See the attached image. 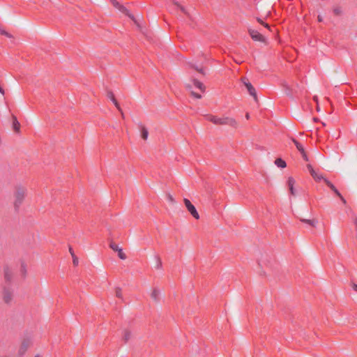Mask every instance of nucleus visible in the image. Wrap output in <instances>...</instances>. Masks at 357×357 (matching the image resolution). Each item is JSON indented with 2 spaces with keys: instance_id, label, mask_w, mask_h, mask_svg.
Masks as SVG:
<instances>
[{
  "instance_id": "nucleus-6",
  "label": "nucleus",
  "mask_w": 357,
  "mask_h": 357,
  "mask_svg": "<svg viewBox=\"0 0 357 357\" xmlns=\"http://www.w3.org/2000/svg\"><path fill=\"white\" fill-rule=\"evenodd\" d=\"M242 82L246 87L250 95L252 96L255 100H257L256 91H255V88L253 87V86L251 84V83L248 81V79L245 77H243V78H242Z\"/></svg>"
},
{
  "instance_id": "nucleus-46",
  "label": "nucleus",
  "mask_w": 357,
  "mask_h": 357,
  "mask_svg": "<svg viewBox=\"0 0 357 357\" xmlns=\"http://www.w3.org/2000/svg\"><path fill=\"white\" fill-rule=\"evenodd\" d=\"M35 357H40V356H38V355H36V356Z\"/></svg>"
},
{
  "instance_id": "nucleus-17",
  "label": "nucleus",
  "mask_w": 357,
  "mask_h": 357,
  "mask_svg": "<svg viewBox=\"0 0 357 357\" xmlns=\"http://www.w3.org/2000/svg\"><path fill=\"white\" fill-rule=\"evenodd\" d=\"M275 164L278 167H281V168H284L286 167V165H287L285 161H284L281 158L276 159L275 161Z\"/></svg>"
},
{
  "instance_id": "nucleus-40",
  "label": "nucleus",
  "mask_w": 357,
  "mask_h": 357,
  "mask_svg": "<svg viewBox=\"0 0 357 357\" xmlns=\"http://www.w3.org/2000/svg\"><path fill=\"white\" fill-rule=\"evenodd\" d=\"M302 157L303 158V159H304L305 160H306V161H307V160H308V158H307V155H306V154H304V155H302Z\"/></svg>"
},
{
  "instance_id": "nucleus-27",
  "label": "nucleus",
  "mask_w": 357,
  "mask_h": 357,
  "mask_svg": "<svg viewBox=\"0 0 357 357\" xmlns=\"http://www.w3.org/2000/svg\"><path fill=\"white\" fill-rule=\"evenodd\" d=\"M111 249H112L115 252H118L121 248L114 243H111L109 245Z\"/></svg>"
},
{
  "instance_id": "nucleus-24",
  "label": "nucleus",
  "mask_w": 357,
  "mask_h": 357,
  "mask_svg": "<svg viewBox=\"0 0 357 357\" xmlns=\"http://www.w3.org/2000/svg\"><path fill=\"white\" fill-rule=\"evenodd\" d=\"M256 20L259 24H261L268 29L271 30L269 25L267 23L264 22L260 17H257Z\"/></svg>"
},
{
  "instance_id": "nucleus-5",
  "label": "nucleus",
  "mask_w": 357,
  "mask_h": 357,
  "mask_svg": "<svg viewBox=\"0 0 357 357\" xmlns=\"http://www.w3.org/2000/svg\"><path fill=\"white\" fill-rule=\"evenodd\" d=\"M184 204L188 209V211L190 212V213L197 220L199 218V215L198 212L197 211L195 206L190 202V200L188 199H183Z\"/></svg>"
},
{
  "instance_id": "nucleus-10",
  "label": "nucleus",
  "mask_w": 357,
  "mask_h": 357,
  "mask_svg": "<svg viewBox=\"0 0 357 357\" xmlns=\"http://www.w3.org/2000/svg\"><path fill=\"white\" fill-rule=\"evenodd\" d=\"M29 340H24L19 349V355L20 356H22L25 354V352L26 351L27 349L29 348Z\"/></svg>"
},
{
  "instance_id": "nucleus-20",
  "label": "nucleus",
  "mask_w": 357,
  "mask_h": 357,
  "mask_svg": "<svg viewBox=\"0 0 357 357\" xmlns=\"http://www.w3.org/2000/svg\"><path fill=\"white\" fill-rule=\"evenodd\" d=\"M166 197H167V199L169 202L170 204L174 205L176 204V201H175L174 198L173 197V196L170 193H167L166 195Z\"/></svg>"
},
{
  "instance_id": "nucleus-22",
  "label": "nucleus",
  "mask_w": 357,
  "mask_h": 357,
  "mask_svg": "<svg viewBox=\"0 0 357 357\" xmlns=\"http://www.w3.org/2000/svg\"><path fill=\"white\" fill-rule=\"evenodd\" d=\"M155 269H160L162 268V261L159 257H155Z\"/></svg>"
},
{
  "instance_id": "nucleus-14",
  "label": "nucleus",
  "mask_w": 357,
  "mask_h": 357,
  "mask_svg": "<svg viewBox=\"0 0 357 357\" xmlns=\"http://www.w3.org/2000/svg\"><path fill=\"white\" fill-rule=\"evenodd\" d=\"M312 176L314 178V180L319 181L321 180H323L324 181V177L321 174H319L316 171L314 172V174H311Z\"/></svg>"
},
{
  "instance_id": "nucleus-9",
  "label": "nucleus",
  "mask_w": 357,
  "mask_h": 357,
  "mask_svg": "<svg viewBox=\"0 0 357 357\" xmlns=\"http://www.w3.org/2000/svg\"><path fill=\"white\" fill-rule=\"evenodd\" d=\"M138 128L141 132V137L143 139L146 140L149 136L147 128L141 123L138 124Z\"/></svg>"
},
{
  "instance_id": "nucleus-44",
  "label": "nucleus",
  "mask_w": 357,
  "mask_h": 357,
  "mask_svg": "<svg viewBox=\"0 0 357 357\" xmlns=\"http://www.w3.org/2000/svg\"><path fill=\"white\" fill-rule=\"evenodd\" d=\"M301 153L302 155H304V154H306L305 151L304 149H303V151H301Z\"/></svg>"
},
{
  "instance_id": "nucleus-13",
  "label": "nucleus",
  "mask_w": 357,
  "mask_h": 357,
  "mask_svg": "<svg viewBox=\"0 0 357 357\" xmlns=\"http://www.w3.org/2000/svg\"><path fill=\"white\" fill-rule=\"evenodd\" d=\"M160 291L158 289H156V288L153 289L152 292H151V298L154 301L158 302L160 300Z\"/></svg>"
},
{
  "instance_id": "nucleus-42",
  "label": "nucleus",
  "mask_w": 357,
  "mask_h": 357,
  "mask_svg": "<svg viewBox=\"0 0 357 357\" xmlns=\"http://www.w3.org/2000/svg\"><path fill=\"white\" fill-rule=\"evenodd\" d=\"M197 71H199L201 73H204L202 68H197Z\"/></svg>"
},
{
  "instance_id": "nucleus-4",
  "label": "nucleus",
  "mask_w": 357,
  "mask_h": 357,
  "mask_svg": "<svg viewBox=\"0 0 357 357\" xmlns=\"http://www.w3.org/2000/svg\"><path fill=\"white\" fill-rule=\"evenodd\" d=\"M248 33H249L250 37L252 38V39L254 40L255 41L261 42L264 43H266V38L261 33H260L259 31H257L253 29L249 28Z\"/></svg>"
},
{
  "instance_id": "nucleus-29",
  "label": "nucleus",
  "mask_w": 357,
  "mask_h": 357,
  "mask_svg": "<svg viewBox=\"0 0 357 357\" xmlns=\"http://www.w3.org/2000/svg\"><path fill=\"white\" fill-rule=\"evenodd\" d=\"M324 183L333 190L335 188V185L328 179L324 178Z\"/></svg>"
},
{
  "instance_id": "nucleus-3",
  "label": "nucleus",
  "mask_w": 357,
  "mask_h": 357,
  "mask_svg": "<svg viewBox=\"0 0 357 357\" xmlns=\"http://www.w3.org/2000/svg\"><path fill=\"white\" fill-rule=\"evenodd\" d=\"M26 194V189L23 187H17L15 193V208L17 209L22 203Z\"/></svg>"
},
{
  "instance_id": "nucleus-12",
  "label": "nucleus",
  "mask_w": 357,
  "mask_h": 357,
  "mask_svg": "<svg viewBox=\"0 0 357 357\" xmlns=\"http://www.w3.org/2000/svg\"><path fill=\"white\" fill-rule=\"evenodd\" d=\"M294 185H295V180L293 178L289 177L288 178V186H289L290 193L293 196L296 195V190L294 189Z\"/></svg>"
},
{
  "instance_id": "nucleus-30",
  "label": "nucleus",
  "mask_w": 357,
  "mask_h": 357,
  "mask_svg": "<svg viewBox=\"0 0 357 357\" xmlns=\"http://www.w3.org/2000/svg\"><path fill=\"white\" fill-rule=\"evenodd\" d=\"M333 13L336 15H340L342 13V10L340 8H337L333 10Z\"/></svg>"
},
{
  "instance_id": "nucleus-36",
  "label": "nucleus",
  "mask_w": 357,
  "mask_h": 357,
  "mask_svg": "<svg viewBox=\"0 0 357 357\" xmlns=\"http://www.w3.org/2000/svg\"><path fill=\"white\" fill-rule=\"evenodd\" d=\"M352 288L354 291H357V284H353Z\"/></svg>"
},
{
  "instance_id": "nucleus-23",
  "label": "nucleus",
  "mask_w": 357,
  "mask_h": 357,
  "mask_svg": "<svg viewBox=\"0 0 357 357\" xmlns=\"http://www.w3.org/2000/svg\"><path fill=\"white\" fill-rule=\"evenodd\" d=\"M116 296L120 299H123L122 290L120 287H116L115 289Z\"/></svg>"
},
{
  "instance_id": "nucleus-43",
  "label": "nucleus",
  "mask_w": 357,
  "mask_h": 357,
  "mask_svg": "<svg viewBox=\"0 0 357 357\" xmlns=\"http://www.w3.org/2000/svg\"><path fill=\"white\" fill-rule=\"evenodd\" d=\"M301 153L302 155H304V154H306L305 151L304 149H303V151H301Z\"/></svg>"
},
{
  "instance_id": "nucleus-28",
  "label": "nucleus",
  "mask_w": 357,
  "mask_h": 357,
  "mask_svg": "<svg viewBox=\"0 0 357 357\" xmlns=\"http://www.w3.org/2000/svg\"><path fill=\"white\" fill-rule=\"evenodd\" d=\"M0 34L1 35H3L8 38H13L12 35L10 33H9L8 32H7L6 31L3 30V29H0Z\"/></svg>"
},
{
  "instance_id": "nucleus-11",
  "label": "nucleus",
  "mask_w": 357,
  "mask_h": 357,
  "mask_svg": "<svg viewBox=\"0 0 357 357\" xmlns=\"http://www.w3.org/2000/svg\"><path fill=\"white\" fill-rule=\"evenodd\" d=\"M13 299V293L7 289L3 291V301L6 303H10Z\"/></svg>"
},
{
  "instance_id": "nucleus-1",
  "label": "nucleus",
  "mask_w": 357,
  "mask_h": 357,
  "mask_svg": "<svg viewBox=\"0 0 357 357\" xmlns=\"http://www.w3.org/2000/svg\"><path fill=\"white\" fill-rule=\"evenodd\" d=\"M206 119L215 125H227L234 128H237L238 127V123L234 118L229 116L219 117L213 115H206Z\"/></svg>"
},
{
  "instance_id": "nucleus-21",
  "label": "nucleus",
  "mask_w": 357,
  "mask_h": 357,
  "mask_svg": "<svg viewBox=\"0 0 357 357\" xmlns=\"http://www.w3.org/2000/svg\"><path fill=\"white\" fill-rule=\"evenodd\" d=\"M301 221L303 222H305L307 224H309L312 227H316L317 221L314 220H307V219H301Z\"/></svg>"
},
{
  "instance_id": "nucleus-41",
  "label": "nucleus",
  "mask_w": 357,
  "mask_h": 357,
  "mask_svg": "<svg viewBox=\"0 0 357 357\" xmlns=\"http://www.w3.org/2000/svg\"><path fill=\"white\" fill-rule=\"evenodd\" d=\"M318 21L319 22H321L322 21V17L321 16H320V15L318 16Z\"/></svg>"
},
{
  "instance_id": "nucleus-19",
  "label": "nucleus",
  "mask_w": 357,
  "mask_h": 357,
  "mask_svg": "<svg viewBox=\"0 0 357 357\" xmlns=\"http://www.w3.org/2000/svg\"><path fill=\"white\" fill-rule=\"evenodd\" d=\"M130 337H131L130 332L128 330H125L123 331V339L124 340V341L126 342H128L130 340Z\"/></svg>"
},
{
  "instance_id": "nucleus-45",
  "label": "nucleus",
  "mask_w": 357,
  "mask_h": 357,
  "mask_svg": "<svg viewBox=\"0 0 357 357\" xmlns=\"http://www.w3.org/2000/svg\"><path fill=\"white\" fill-rule=\"evenodd\" d=\"M245 118H246L247 119H249V118H250V115H249V114H248V113L245 114Z\"/></svg>"
},
{
  "instance_id": "nucleus-38",
  "label": "nucleus",
  "mask_w": 357,
  "mask_h": 357,
  "mask_svg": "<svg viewBox=\"0 0 357 357\" xmlns=\"http://www.w3.org/2000/svg\"><path fill=\"white\" fill-rule=\"evenodd\" d=\"M69 251H70V254H71L72 257H74V256H75V255H74V252H73V250H72V248H69Z\"/></svg>"
},
{
  "instance_id": "nucleus-2",
  "label": "nucleus",
  "mask_w": 357,
  "mask_h": 357,
  "mask_svg": "<svg viewBox=\"0 0 357 357\" xmlns=\"http://www.w3.org/2000/svg\"><path fill=\"white\" fill-rule=\"evenodd\" d=\"M191 82H192V84L191 83H188L186 84V87L190 91V93H191V95L193 97H195V98H196L197 99H200L202 98V96L192 90V85L195 88L198 89L201 92H204L205 91V86H204V84L202 82H199L197 79H193Z\"/></svg>"
},
{
  "instance_id": "nucleus-7",
  "label": "nucleus",
  "mask_w": 357,
  "mask_h": 357,
  "mask_svg": "<svg viewBox=\"0 0 357 357\" xmlns=\"http://www.w3.org/2000/svg\"><path fill=\"white\" fill-rule=\"evenodd\" d=\"M4 272V279L6 282H10L13 278V272L10 268L8 266H6L3 268Z\"/></svg>"
},
{
  "instance_id": "nucleus-39",
  "label": "nucleus",
  "mask_w": 357,
  "mask_h": 357,
  "mask_svg": "<svg viewBox=\"0 0 357 357\" xmlns=\"http://www.w3.org/2000/svg\"><path fill=\"white\" fill-rule=\"evenodd\" d=\"M0 93L2 94V95H4V90L3 89V88L0 86Z\"/></svg>"
},
{
  "instance_id": "nucleus-25",
  "label": "nucleus",
  "mask_w": 357,
  "mask_h": 357,
  "mask_svg": "<svg viewBox=\"0 0 357 357\" xmlns=\"http://www.w3.org/2000/svg\"><path fill=\"white\" fill-rule=\"evenodd\" d=\"M293 142L294 143V144L296 145L297 149L301 152V151H303V149H304V148L303 147V146L298 142H297L296 140L295 139H293Z\"/></svg>"
},
{
  "instance_id": "nucleus-15",
  "label": "nucleus",
  "mask_w": 357,
  "mask_h": 357,
  "mask_svg": "<svg viewBox=\"0 0 357 357\" xmlns=\"http://www.w3.org/2000/svg\"><path fill=\"white\" fill-rule=\"evenodd\" d=\"M13 126L15 132H19L20 124L15 116H13Z\"/></svg>"
},
{
  "instance_id": "nucleus-8",
  "label": "nucleus",
  "mask_w": 357,
  "mask_h": 357,
  "mask_svg": "<svg viewBox=\"0 0 357 357\" xmlns=\"http://www.w3.org/2000/svg\"><path fill=\"white\" fill-rule=\"evenodd\" d=\"M112 3L113 6L117 9H119L121 13L130 17L128 9L125 6L121 5L119 2L116 1V0H112Z\"/></svg>"
},
{
  "instance_id": "nucleus-34",
  "label": "nucleus",
  "mask_w": 357,
  "mask_h": 357,
  "mask_svg": "<svg viewBox=\"0 0 357 357\" xmlns=\"http://www.w3.org/2000/svg\"><path fill=\"white\" fill-rule=\"evenodd\" d=\"M338 197H340V200L344 204H347L346 199L342 196V195H340V196Z\"/></svg>"
},
{
  "instance_id": "nucleus-16",
  "label": "nucleus",
  "mask_w": 357,
  "mask_h": 357,
  "mask_svg": "<svg viewBox=\"0 0 357 357\" xmlns=\"http://www.w3.org/2000/svg\"><path fill=\"white\" fill-rule=\"evenodd\" d=\"M26 266L24 262L21 263V267H20V273L22 278H25L26 275Z\"/></svg>"
},
{
  "instance_id": "nucleus-35",
  "label": "nucleus",
  "mask_w": 357,
  "mask_h": 357,
  "mask_svg": "<svg viewBox=\"0 0 357 357\" xmlns=\"http://www.w3.org/2000/svg\"><path fill=\"white\" fill-rule=\"evenodd\" d=\"M333 191L335 192V194L338 197L340 196V192L338 191V190L335 188Z\"/></svg>"
},
{
  "instance_id": "nucleus-32",
  "label": "nucleus",
  "mask_w": 357,
  "mask_h": 357,
  "mask_svg": "<svg viewBox=\"0 0 357 357\" xmlns=\"http://www.w3.org/2000/svg\"><path fill=\"white\" fill-rule=\"evenodd\" d=\"M73 264L75 266H77L78 264V258L75 255L74 257H73Z\"/></svg>"
},
{
  "instance_id": "nucleus-26",
  "label": "nucleus",
  "mask_w": 357,
  "mask_h": 357,
  "mask_svg": "<svg viewBox=\"0 0 357 357\" xmlns=\"http://www.w3.org/2000/svg\"><path fill=\"white\" fill-rule=\"evenodd\" d=\"M118 256L120 259H126V255L125 253H123V250L122 248H121L119 251H118Z\"/></svg>"
},
{
  "instance_id": "nucleus-31",
  "label": "nucleus",
  "mask_w": 357,
  "mask_h": 357,
  "mask_svg": "<svg viewBox=\"0 0 357 357\" xmlns=\"http://www.w3.org/2000/svg\"><path fill=\"white\" fill-rule=\"evenodd\" d=\"M307 168L308 169V170H309V172H310V174H314V172L315 170L312 168V165H307Z\"/></svg>"
},
{
  "instance_id": "nucleus-33",
  "label": "nucleus",
  "mask_w": 357,
  "mask_h": 357,
  "mask_svg": "<svg viewBox=\"0 0 357 357\" xmlns=\"http://www.w3.org/2000/svg\"><path fill=\"white\" fill-rule=\"evenodd\" d=\"M107 98H109V99H110V98H113V97L114 96V95L113 92H112V91H107Z\"/></svg>"
},
{
  "instance_id": "nucleus-18",
  "label": "nucleus",
  "mask_w": 357,
  "mask_h": 357,
  "mask_svg": "<svg viewBox=\"0 0 357 357\" xmlns=\"http://www.w3.org/2000/svg\"><path fill=\"white\" fill-rule=\"evenodd\" d=\"M110 100H112V102L114 103V105H115V107L118 109V110L121 113V115L123 117V113L122 112V109L119 105V104L118 103L116 99L115 98V97L114 96L113 98H110Z\"/></svg>"
},
{
  "instance_id": "nucleus-37",
  "label": "nucleus",
  "mask_w": 357,
  "mask_h": 357,
  "mask_svg": "<svg viewBox=\"0 0 357 357\" xmlns=\"http://www.w3.org/2000/svg\"><path fill=\"white\" fill-rule=\"evenodd\" d=\"M352 288L354 291H357V284H353Z\"/></svg>"
}]
</instances>
